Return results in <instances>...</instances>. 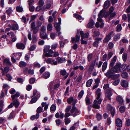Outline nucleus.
<instances>
[{
	"mask_svg": "<svg viewBox=\"0 0 130 130\" xmlns=\"http://www.w3.org/2000/svg\"><path fill=\"white\" fill-rule=\"evenodd\" d=\"M98 101L95 100L93 102L92 107L96 109H99L100 108V104L102 100V99L100 98Z\"/></svg>",
	"mask_w": 130,
	"mask_h": 130,
	"instance_id": "f257e3e1",
	"label": "nucleus"
},
{
	"mask_svg": "<svg viewBox=\"0 0 130 130\" xmlns=\"http://www.w3.org/2000/svg\"><path fill=\"white\" fill-rule=\"evenodd\" d=\"M112 90L111 88H108L106 90V92L105 93V97L108 98L110 100L111 99L110 97L112 95Z\"/></svg>",
	"mask_w": 130,
	"mask_h": 130,
	"instance_id": "f03ea898",
	"label": "nucleus"
},
{
	"mask_svg": "<svg viewBox=\"0 0 130 130\" xmlns=\"http://www.w3.org/2000/svg\"><path fill=\"white\" fill-rule=\"evenodd\" d=\"M108 16V13L106 12V11L102 10L100 11L98 15L99 18H102V17H106Z\"/></svg>",
	"mask_w": 130,
	"mask_h": 130,
	"instance_id": "7ed1b4c3",
	"label": "nucleus"
},
{
	"mask_svg": "<svg viewBox=\"0 0 130 130\" xmlns=\"http://www.w3.org/2000/svg\"><path fill=\"white\" fill-rule=\"evenodd\" d=\"M107 108L110 111V113L113 116H114L115 114V109L112 107L111 105L108 104L107 105Z\"/></svg>",
	"mask_w": 130,
	"mask_h": 130,
	"instance_id": "20e7f679",
	"label": "nucleus"
},
{
	"mask_svg": "<svg viewBox=\"0 0 130 130\" xmlns=\"http://www.w3.org/2000/svg\"><path fill=\"white\" fill-rule=\"evenodd\" d=\"M116 100L117 102L120 105H122L123 103V99L120 95H118L116 97Z\"/></svg>",
	"mask_w": 130,
	"mask_h": 130,
	"instance_id": "39448f33",
	"label": "nucleus"
},
{
	"mask_svg": "<svg viewBox=\"0 0 130 130\" xmlns=\"http://www.w3.org/2000/svg\"><path fill=\"white\" fill-rule=\"evenodd\" d=\"M71 113H73L74 112H75L74 114L72 115V116L73 117H74L77 115V113H78L79 112L78 110L75 108L74 105L73 106L72 109L70 111Z\"/></svg>",
	"mask_w": 130,
	"mask_h": 130,
	"instance_id": "423d86ee",
	"label": "nucleus"
},
{
	"mask_svg": "<svg viewBox=\"0 0 130 130\" xmlns=\"http://www.w3.org/2000/svg\"><path fill=\"white\" fill-rule=\"evenodd\" d=\"M31 30L33 31L34 34H36L38 31V27L37 25H31Z\"/></svg>",
	"mask_w": 130,
	"mask_h": 130,
	"instance_id": "0eeeda50",
	"label": "nucleus"
},
{
	"mask_svg": "<svg viewBox=\"0 0 130 130\" xmlns=\"http://www.w3.org/2000/svg\"><path fill=\"white\" fill-rule=\"evenodd\" d=\"M80 36H79L77 35L75 38L74 37L71 38V41L73 43L78 42L80 40Z\"/></svg>",
	"mask_w": 130,
	"mask_h": 130,
	"instance_id": "6e6552de",
	"label": "nucleus"
},
{
	"mask_svg": "<svg viewBox=\"0 0 130 130\" xmlns=\"http://www.w3.org/2000/svg\"><path fill=\"white\" fill-rule=\"evenodd\" d=\"M79 33L81 35V38L85 39L87 38L88 37L89 34L88 32H87L84 34L83 31H80Z\"/></svg>",
	"mask_w": 130,
	"mask_h": 130,
	"instance_id": "1a4fd4ad",
	"label": "nucleus"
},
{
	"mask_svg": "<svg viewBox=\"0 0 130 130\" xmlns=\"http://www.w3.org/2000/svg\"><path fill=\"white\" fill-rule=\"evenodd\" d=\"M101 93V89L100 88H98L95 92L96 99L97 100H98L100 99V98Z\"/></svg>",
	"mask_w": 130,
	"mask_h": 130,
	"instance_id": "9d476101",
	"label": "nucleus"
},
{
	"mask_svg": "<svg viewBox=\"0 0 130 130\" xmlns=\"http://www.w3.org/2000/svg\"><path fill=\"white\" fill-rule=\"evenodd\" d=\"M12 103L13 104V105L16 108H18L19 106L20 103L18 101L17 99H12Z\"/></svg>",
	"mask_w": 130,
	"mask_h": 130,
	"instance_id": "9b49d317",
	"label": "nucleus"
},
{
	"mask_svg": "<svg viewBox=\"0 0 130 130\" xmlns=\"http://www.w3.org/2000/svg\"><path fill=\"white\" fill-rule=\"evenodd\" d=\"M120 84L123 87H126L128 86V83L127 81L122 80L121 81Z\"/></svg>",
	"mask_w": 130,
	"mask_h": 130,
	"instance_id": "f8f14e48",
	"label": "nucleus"
},
{
	"mask_svg": "<svg viewBox=\"0 0 130 130\" xmlns=\"http://www.w3.org/2000/svg\"><path fill=\"white\" fill-rule=\"evenodd\" d=\"M116 126L119 127H121L122 126V121L119 118H117L116 119Z\"/></svg>",
	"mask_w": 130,
	"mask_h": 130,
	"instance_id": "ddd939ff",
	"label": "nucleus"
},
{
	"mask_svg": "<svg viewBox=\"0 0 130 130\" xmlns=\"http://www.w3.org/2000/svg\"><path fill=\"white\" fill-rule=\"evenodd\" d=\"M53 51L52 50L50 49L48 53L44 54V55L46 57H52L53 56Z\"/></svg>",
	"mask_w": 130,
	"mask_h": 130,
	"instance_id": "4468645a",
	"label": "nucleus"
},
{
	"mask_svg": "<svg viewBox=\"0 0 130 130\" xmlns=\"http://www.w3.org/2000/svg\"><path fill=\"white\" fill-rule=\"evenodd\" d=\"M47 35L46 34L45 32L41 31L40 32V37L42 38L45 39L47 38Z\"/></svg>",
	"mask_w": 130,
	"mask_h": 130,
	"instance_id": "2eb2a0df",
	"label": "nucleus"
},
{
	"mask_svg": "<svg viewBox=\"0 0 130 130\" xmlns=\"http://www.w3.org/2000/svg\"><path fill=\"white\" fill-rule=\"evenodd\" d=\"M16 46L18 49H23L25 48L24 45L22 43H19L16 44Z\"/></svg>",
	"mask_w": 130,
	"mask_h": 130,
	"instance_id": "dca6fc26",
	"label": "nucleus"
},
{
	"mask_svg": "<svg viewBox=\"0 0 130 130\" xmlns=\"http://www.w3.org/2000/svg\"><path fill=\"white\" fill-rule=\"evenodd\" d=\"M117 60V57L115 56L111 60V62L110 64V66L111 67H113L114 65Z\"/></svg>",
	"mask_w": 130,
	"mask_h": 130,
	"instance_id": "f3484780",
	"label": "nucleus"
},
{
	"mask_svg": "<svg viewBox=\"0 0 130 130\" xmlns=\"http://www.w3.org/2000/svg\"><path fill=\"white\" fill-rule=\"evenodd\" d=\"M102 39L101 38H97L95 39V41L94 42L93 45L95 47H97L98 46L99 41H100Z\"/></svg>",
	"mask_w": 130,
	"mask_h": 130,
	"instance_id": "a211bd4d",
	"label": "nucleus"
},
{
	"mask_svg": "<svg viewBox=\"0 0 130 130\" xmlns=\"http://www.w3.org/2000/svg\"><path fill=\"white\" fill-rule=\"evenodd\" d=\"M3 62L7 66H11L12 65L9 59H8L6 58L4 59L3 61Z\"/></svg>",
	"mask_w": 130,
	"mask_h": 130,
	"instance_id": "6ab92c4d",
	"label": "nucleus"
},
{
	"mask_svg": "<svg viewBox=\"0 0 130 130\" xmlns=\"http://www.w3.org/2000/svg\"><path fill=\"white\" fill-rule=\"evenodd\" d=\"M57 60L59 63H62L66 61V59L64 58L58 57Z\"/></svg>",
	"mask_w": 130,
	"mask_h": 130,
	"instance_id": "aec40b11",
	"label": "nucleus"
},
{
	"mask_svg": "<svg viewBox=\"0 0 130 130\" xmlns=\"http://www.w3.org/2000/svg\"><path fill=\"white\" fill-rule=\"evenodd\" d=\"M107 65V62L106 61L104 62L102 67V71L104 72L106 69Z\"/></svg>",
	"mask_w": 130,
	"mask_h": 130,
	"instance_id": "412c9836",
	"label": "nucleus"
},
{
	"mask_svg": "<svg viewBox=\"0 0 130 130\" xmlns=\"http://www.w3.org/2000/svg\"><path fill=\"white\" fill-rule=\"evenodd\" d=\"M110 4V2L109 1H107L105 2L104 5V7L105 9H107L109 7Z\"/></svg>",
	"mask_w": 130,
	"mask_h": 130,
	"instance_id": "4be33fe9",
	"label": "nucleus"
},
{
	"mask_svg": "<svg viewBox=\"0 0 130 130\" xmlns=\"http://www.w3.org/2000/svg\"><path fill=\"white\" fill-rule=\"evenodd\" d=\"M50 76V73L48 72H46L43 74L42 77L43 78L46 79L49 78Z\"/></svg>",
	"mask_w": 130,
	"mask_h": 130,
	"instance_id": "5701e85b",
	"label": "nucleus"
},
{
	"mask_svg": "<svg viewBox=\"0 0 130 130\" xmlns=\"http://www.w3.org/2000/svg\"><path fill=\"white\" fill-rule=\"evenodd\" d=\"M93 82V80L92 79H90L87 81L86 84V86L87 87H90Z\"/></svg>",
	"mask_w": 130,
	"mask_h": 130,
	"instance_id": "b1692460",
	"label": "nucleus"
},
{
	"mask_svg": "<svg viewBox=\"0 0 130 130\" xmlns=\"http://www.w3.org/2000/svg\"><path fill=\"white\" fill-rule=\"evenodd\" d=\"M112 73H111V71L109 70H108L107 72L105 73V76L108 78H110L112 76Z\"/></svg>",
	"mask_w": 130,
	"mask_h": 130,
	"instance_id": "393cba45",
	"label": "nucleus"
},
{
	"mask_svg": "<svg viewBox=\"0 0 130 130\" xmlns=\"http://www.w3.org/2000/svg\"><path fill=\"white\" fill-rule=\"evenodd\" d=\"M50 46L49 45L45 46L44 47V54L47 53V52L50 50Z\"/></svg>",
	"mask_w": 130,
	"mask_h": 130,
	"instance_id": "a878e982",
	"label": "nucleus"
},
{
	"mask_svg": "<svg viewBox=\"0 0 130 130\" xmlns=\"http://www.w3.org/2000/svg\"><path fill=\"white\" fill-rule=\"evenodd\" d=\"M95 65V62L94 63L92 62L89 67V70L90 71H92Z\"/></svg>",
	"mask_w": 130,
	"mask_h": 130,
	"instance_id": "bb28decb",
	"label": "nucleus"
},
{
	"mask_svg": "<svg viewBox=\"0 0 130 130\" xmlns=\"http://www.w3.org/2000/svg\"><path fill=\"white\" fill-rule=\"evenodd\" d=\"M27 63L24 61H20L19 62V66L21 67H23L25 66Z\"/></svg>",
	"mask_w": 130,
	"mask_h": 130,
	"instance_id": "cd10ccee",
	"label": "nucleus"
},
{
	"mask_svg": "<svg viewBox=\"0 0 130 130\" xmlns=\"http://www.w3.org/2000/svg\"><path fill=\"white\" fill-rule=\"evenodd\" d=\"M20 96V93L18 92H17L15 94L11 96L12 99H17L16 98L19 97Z\"/></svg>",
	"mask_w": 130,
	"mask_h": 130,
	"instance_id": "c85d7f7f",
	"label": "nucleus"
},
{
	"mask_svg": "<svg viewBox=\"0 0 130 130\" xmlns=\"http://www.w3.org/2000/svg\"><path fill=\"white\" fill-rule=\"evenodd\" d=\"M10 27L12 30H17L18 29V25H10Z\"/></svg>",
	"mask_w": 130,
	"mask_h": 130,
	"instance_id": "c756f323",
	"label": "nucleus"
},
{
	"mask_svg": "<svg viewBox=\"0 0 130 130\" xmlns=\"http://www.w3.org/2000/svg\"><path fill=\"white\" fill-rule=\"evenodd\" d=\"M111 73H115L118 72L115 67L112 68L110 70Z\"/></svg>",
	"mask_w": 130,
	"mask_h": 130,
	"instance_id": "7c9ffc66",
	"label": "nucleus"
},
{
	"mask_svg": "<svg viewBox=\"0 0 130 130\" xmlns=\"http://www.w3.org/2000/svg\"><path fill=\"white\" fill-rule=\"evenodd\" d=\"M67 72L65 69L61 70L60 72V74L63 76H64L67 74Z\"/></svg>",
	"mask_w": 130,
	"mask_h": 130,
	"instance_id": "2f4dec72",
	"label": "nucleus"
},
{
	"mask_svg": "<svg viewBox=\"0 0 130 130\" xmlns=\"http://www.w3.org/2000/svg\"><path fill=\"white\" fill-rule=\"evenodd\" d=\"M120 34H118L115 35L113 38V40L114 41H117L120 38Z\"/></svg>",
	"mask_w": 130,
	"mask_h": 130,
	"instance_id": "473e14b6",
	"label": "nucleus"
},
{
	"mask_svg": "<svg viewBox=\"0 0 130 130\" xmlns=\"http://www.w3.org/2000/svg\"><path fill=\"white\" fill-rule=\"evenodd\" d=\"M110 15V17L109 18V20H110L111 18L113 17L116 15V13L115 12L113 13H109L108 14V15Z\"/></svg>",
	"mask_w": 130,
	"mask_h": 130,
	"instance_id": "72a5a7b5",
	"label": "nucleus"
},
{
	"mask_svg": "<svg viewBox=\"0 0 130 130\" xmlns=\"http://www.w3.org/2000/svg\"><path fill=\"white\" fill-rule=\"evenodd\" d=\"M54 27L56 30L57 32L60 31L61 29L60 25H54Z\"/></svg>",
	"mask_w": 130,
	"mask_h": 130,
	"instance_id": "f704fd0d",
	"label": "nucleus"
},
{
	"mask_svg": "<svg viewBox=\"0 0 130 130\" xmlns=\"http://www.w3.org/2000/svg\"><path fill=\"white\" fill-rule=\"evenodd\" d=\"M37 98H36V97H34L30 101V103L31 104H32L33 103L35 102L37 100Z\"/></svg>",
	"mask_w": 130,
	"mask_h": 130,
	"instance_id": "c9c22d12",
	"label": "nucleus"
},
{
	"mask_svg": "<svg viewBox=\"0 0 130 130\" xmlns=\"http://www.w3.org/2000/svg\"><path fill=\"white\" fill-rule=\"evenodd\" d=\"M120 80L119 79H117L112 82V84L114 86H116L118 85Z\"/></svg>",
	"mask_w": 130,
	"mask_h": 130,
	"instance_id": "e433bc0d",
	"label": "nucleus"
},
{
	"mask_svg": "<svg viewBox=\"0 0 130 130\" xmlns=\"http://www.w3.org/2000/svg\"><path fill=\"white\" fill-rule=\"evenodd\" d=\"M127 54L126 53H124L123 54L122 58L124 61H126L127 59Z\"/></svg>",
	"mask_w": 130,
	"mask_h": 130,
	"instance_id": "4c0bfd02",
	"label": "nucleus"
},
{
	"mask_svg": "<svg viewBox=\"0 0 130 130\" xmlns=\"http://www.w3.org/2000/svg\"><path fill=\"white\" fill-rule=\"evenodd\" d=\"M84 94V91L83 90H81L79 93L78 97L80 98L83 96Z\"/></svg>",
	"mask_w": 130,
	"mask_h": 130,
	"instance_id": "58836bf2",
	"label": "nucleus"
},
{
	"mask_svg": "<svg viewBox=\"0 0 130 130\" xmlns=\"http://www.w3.org/2000/svg\"><path fill=\"white\" fill-rule=\"evenodd\" d=\"M56 124L57 126H59L62 123V121L59 119L56 120L55 121Z\"/></svg>",
	"mask_w": 130,
	"mask_h": 130,
	"instance_id": "ea45409f",
	"label": "nucleus"
},
{
	"mask_svg": "<svg viewBox=\"0 0 130 130\" xmlns=\"http://www.w3.org/2000/svg\"><path fill=\"white\" fill-rule=\"evenodd\" d=\"M119 110L121 113L124 112L125 110V107L123 106H122L119 108Z\"/></svg>",
	"mask_w": 130,
	"mask_h": 130,
	"instance_id": "a19ab883",
	"label": "nucleus"
},
{
	"mask_svg": "<svg viewBox=\"0 0 130 130\" xmlns=\"http://www.w3.org/2000/svg\"><path fill=\"white\" fill-rule=\"evenodd\" d=\"M111 38L110 37L108 36L107 35L104 39L103 40L104 42H108L110 40Z\"/></svg>",
	"mask_w": 130,
	"mask_h": 130,
	"instance_id": "79ce46f5",
	"label": "nucleus"
},
{
	"mask_svg": "<svg viewBox=\"0 0 130 130\" xmlns=\"http://www.w3.org/2000/svg\"><path fill=\"white\" fill-rule=\"evenodd\" d=\"M58 44L56 43H55L51 45V48L54 49L57 48L58 46Z\"/></svg>",
	"mask_w": 130,
	"mask_h": 130,
	"instance_id": "37998d69",
	"label": "nucleus"
},
{
	"mask_svg": "<svg viewBox=\"0 0 130 130\" xmlns=\"http://www.w3.org/2000/svg\"><path fill=\"white\" fill-rule=\"evenodd\" d=\"M121 76L122 77L125 78L127 77L128 74L126 72H124L122 74Z\"/></svg>",
	"mask_w": 130,
	"mask_h": 130,
	"instance_id": "c03bdc74",
	"label": "nucleus"
},
{
	"mask_svg": "<svg viewBox=\"0 0 130 130\" xmlns=\"http://www.w3.org/2000/svg\"><path fill=\"white\" fill-rule=\"evenodd\" d=\"M17 10L19 12H22L23 11V9L22 7L18 6L16 8Z\"/></svg>",
	"mask_w": 130,
	"mask_h": 130,
	"instance_id": "a18cd8bd",
	"label": "nucleus"
},
{
	"mask_svg": "<svg viewBox=\"0 0 130 130\" xmlns=\"http://www.w3.org/2000/svg\"><path fill=\"white\" fill-rule=\"evenodd\" d=\"M9 69L8 67H5L4 69V70L3 71V74H4L5 73H7L8 72Z\"/></svg>",
	"mask_w": 130,
	"mask_h": 130,
	"instance_id": "49530a36",
	"label": "nucleus"
},
{
	"mask_svg": "<svg viewBox=\"0 0 130 130\" xmlns=\"http://www.w3.org/2000/svg\"><path fill=\"white\" fill-rule=\"evenodd\" d=\"M100 35V33L98 31H94V32L93 36L94 37H98Z\"/></svg>",
	"mask_w": 130,
	"mask_h": 130,
	"instance_id": "de8ad7c7",
	"label": "nucleus"
},
{
	"mask_svg": "<svg viewBox=\"0 0 130 130\" xmlns=\"http://www.w3.org/2000/svg\"><path fill=\"white\" fill-rule=\"evenodd\" d=\"M116 31H117L119 32L120 31L122 28V27L121 26V25H118L116 27Z\"/></svg>",
	"mask_w": 130,
	"mask_h": 130,
	"instance_id": "09e8293b",
	"label": "nucleus"
},
{
	"mask_svg": "<svg viewBox=\"0 0 130 130\" xmlns=\"http://www.w3.org/2000/svg\"><path fill=\"white\" fill-rule=\"evenodd\" d=\"M56 36V35L55 33L53 32L51 33L50 36L52 39H54L55 38Z\"/></svg>",
	"mask_w": 130,
	"mask_h": 130,
	"instance_id": "8fccbe9b",
	"label": "nucleus"
},
{
	"mask_svg": "<svg viewBox=\"0 0 130 130\" xmlns=\"http://www.w3.org/2000/svg\"><path fill=\"white\" fill-rule=\"evenodd\" d=\"M9 87L6 84H4L3 87V90H4L5 91L6 93H7V90L6 88H7Z\"/></svg>",
	"mask_w": 130,
	"mask_h": 130,
	"instance_id": "3c124183",
	"label": "nucleus"
},
{
	"mask_svg": "<svg viewBox=\"0 0 130 130\" xmlns=\"http://www.w3.org/2000/svg\"><path fill=\"white\" fill-rule=\"evenodd\" d=\"M43 110V108L41 107H39L37 110V112L38 113H39L42 111Z\"/></svg>",
	"mask_w": 130,
	"mask_h": 130,
	"instance_id": "603ef678",
	"label": "nucleus"
},
{
	"mask_svg": "<svg viewBox=\"0 0 130 130\" xmlns=\"http://www.w3.org/2000/svg\"><path fill=\"white\" fill-rule=\"evenodd\" d=\"M67 102L69 104L71 103L73 101V99L72 97H71L67 100Z\"/></svg>",
	"mask_w": 130,
	"mask_h": 130,
	"instance_id": "864d4df0",
	"label": "nucleus"
},
{
	"mask_svg": "<svg viewBox=\"0 0 130 130\" xmlns=\"http://www.w3.org/2000/svg\"><path fill=\"white\" fill-rule=\"evenodd\" d=\"M103 63L102 61H99L98 63H96V65L97 66V67L98 68H99L101 67Z\"/></svg>",
	"mask_w": 130,
	"mask_h": 130,
	"instance_id": "5fc2aeb1",
	"label": "nucleus"
},
{
	"mask_svg": "<svg viewBox=\"0 0 130 130\" xmlns=\"http://www.w3.org/2000/svg\"><path fill=\"white\" fill-rule=\"evenodd\" d=\"M96 118L98 120H100L102 118V117L101 115L99 113L97 114L96 116Z\"/></svg>",
	"mask_w": 130,
	"mask_h": 130,
	"instance_id": "6e6d98bb",
	"label": "nucleus"
},
{
	"mask_svg": "<svg viewBox=\"0 0 130 130\" xmlns=\"http://www.w3.org/2000/svg\"><path fill=\"white\" fill-rule=\"evenodd\" d=\"M37 41V39L35 35L32 36V42L33 43H36Z\"/></svg>",
	"mask_w": 130,
	"mask_h": 130,
	"instance_id": "4d7b16f0",
	"label": "nucleus"
},
{
	"mask_svg": "<svg viewBox=\"0 0 130 130\" xmlns=\"http://www.w3.org/2000/svg\"><path fill=\"white\" fill-rule=\"evenodd\" d=\"M51 64H52L56 65H57V62L56 61H55L53 59H52Z\"/></svg>",
	"mask_w": 130,
	"mask_h": 130,
	"instance_id": "13d9d810",
	"label": "nucleus"
},
{
	"mask_svg": "<svg viewBox=\"0 0 130 130\" xmlns=\"http://www.w3.org/2000/svg\"><path fill=\"white\" fill-rule=\"evenodd\" d=\"M119 64V63H117L114 66L116 69H117V70L118 72L119 71V67L120 66Z\"/></svg>",
	"mask_w": 130,
	"mask_h": 130,
	"instance_id": "bf43d9fd",
	"label": "nucleus"
},
{
	"mask_svg": "<svg viewBox=\"0 0 130 130\" xmlns=\"http://www.w3.org/2000/svg\"><path fill=\"white\" fill-rule=\"evenodd\" d=\"M36 16L35 15H34L31 16V17L30 20L29 21V23H30L33 20H34L36 19Z\"/></svg>",
	"mask_w": 130,
	"mask_h": 130,
	"instance_id": "052dcab7",
	"label": "nucleus"
},
{
	"mask_svg": "<svg viewBox=\"0 0 130 130\" xmlns=\"http://www.w3.org/2000/svg\"><path fill=\"white\" fill-rule=\"evenodd\" d=\"M92 57V54H90L88 55L87 58L88 61H90L91 60Z\"/></svg>",
	"mask_w": 130,
	"mask_h": 130,
	"instance_id": "680f3d73",
	"label": "nucleus"
},
{
	"mask_svg": "<svg viewBox=\"0 0 130 130\" xmlns=\"http://www.w3.org/2000/svg\"><path fill=\"white\" fill-rule=\"evenodd\" d=\"M56 106L55 105H52L50 108V109L52 111H54L56 109Z\"/></svg>",
	"mask_w": 130,
	"mask_h": 130,
	"instance_id": "e2e57ef3",
	"label": "nucleus"
},
{
	"mask_svg": "<svg viewBox=\"0 0 130 130\" xmlns=\"http://www.w3.org/2000/svg\"><path fill=\"white\" fill-rule=\"evenodd\" d=\"M84 39L83 38L81 39V43L82 44H86L87 43V41L84 40Z\"/></svg>",
	"mask_w": 130,
	"mask_h": 130,
	"instance_id": "0e129e2a",
	"label": "nucleus"
},
{
	"mask_svg": "<svg viewBox=\"0 0 130 130\" xmlns=\"http://www.w3.org/2000/svg\"><path fill=\"white\" fill-rule=\"evenodd\" d=\"M44 2L43 0H40L39 2V4L40 7L42 6L44 4Z\"/></svg>",
	"mask_w": 130,
	"mask_h": 130,
	"instance_id": "69168bd1",
	"label": "nucleus"
},
{
	"mask_svg": "<svg viewBox=\"0 0 130 130\" xmlns=\"http://www.w3.org/2000/svg\"><path fill=\"white\" fill-rule=\"evenodd\" d=\"M107 55L106 54H105L103 55L102 57V60L103 61L106 60L107 59Z\"/></svg>",
	"mask_w": 130,
	"mask_h": 130,
	"instance_id": "338daca9",
	"label": "nucleus"
},
{
	"mask_svg": "<svg viewBox=\"0 0 130 130\" xmlns=\"http://www.w3.org/2000/svg\"><path fill=\"white\" fill-rule=\"evenodd\" d=\"M65 120V123L66 124H67L69 123L70 122V120L68 118L65 119H64Z\"/></svg>",
	"mask_w": 130,
	"mask_h": 130,
	"instance_id": "774afa93",
	"label": "nucleus"
}]
</instances>
